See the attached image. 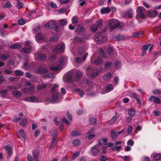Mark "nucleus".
I'll return each mask as SVG.
<instances>
[{
  "label": "nucleus",
  "mask_w": 161,
  "mask_h": 161,
  "mask_svg": "<svg viewBox=\"0 0 161 161\" xmlns=\"http://www.w3.org/2000/svg\"><path fill=\"white\" fill-rule=\"evenodd\" d=\"M108 23L109 27L110 28L111 31H113L117 27L121 26V23L115 19L109 20L108 21Z\"/></svg>",
  "instance_id": "obj_1"
},
{
  "label": "nucleus",
  "mask_w": 161,
  "mask_h": 161,
  "mask_svg": "<svg viewBox=\"0 0 161 161\" xmlns=\"http://www.w3.org/2000/svg\"><path fill=\"white\" fill-rule=\"evenodd\" d=\"M108 23L109 27L110 28L111 31H113L117 27L121 26V23L115 19L109 20L108 21Z\"/></svg>",
  "instance_id": "obj_2"
},
{
  "label": "nucleus",
  "mask_w": 161,
  "mask_h": 161,
  "mask_svg": "<svg viewBox=\"0 0 161 161\" xmlns=\"http://www.w3.org/2000/svg\"><path fill=\"white\" fill-rule=\"evenodd\" d=\"M108 23L109 27L110 28L111 31H113L117 27L121 26V23L115 19L109 20L108 21Z\"/></svg>",
  "instance_id": "obj_3"
},
{
  "label": "nucleus",
  "mask_w": 161,
  "mask_h": 161,
  "mask_svg": "<svg viewBox=\"0 0 161 161\" xmlns=\"http://www.w3.org/2000/svg\"><path fill=\"white\" fill-rule=\"evenodd\" d=\"M108 23L109 27L110 28L111 31H113L117 27L121 26V23L115 19L109 20L108 21Z\"/></svg>",
  "instance_id": "obj_4"
},
{
  "label": "nucleus",
  "mask_w": 161,
  "mask_h": 161,
  "mask_svg": "<svg viewBox=\"0 0 161 161\" xmlns=\"http://www.w3.org/2000/svg\"><path fill=\"white\" fill-rule=\"evenodd\" d=\"M86 72L89 77L93 78L98 75L100 73V71L98 70H93L92 69L89 67L87 69Z\"/></svg>",
  "instance_id": "obj_5"
},
{
  "label": "nucleus",
  "mask_w": 161,
  "mask_h": 161,
  "mask_svg": "<svg viewBox=\"0 0 161 161\" xmlns=\"http://www.w3.org/2000/svg\"><path fill=\"white\" fill-rule=\"evenodd\" d=\"M90 150L92 155L95 156H97L100 152L99 146L97 144L92 147Z\"/></svg>",
  "instance_id": "obj_6"
},
{
  "label": "nucleus",
  "mask_w": 161,
  "mask_h": 161,
  "mask_svg": "<svg viewBox=\"0 0 161 161\" xmlns=\"http://www.w3.org/2000/svg\"><path fill=\"white\" fill-rule=\"evenodd\" d=\"M65 49L64 44L57 46L53 50V52L55 53L64 52Z\"/></svg>",
  "instance_id": "obj_7"
},
{
  "label": "nucleus",
  "mask_w": 161,
  "mask_h": 161,
  "mask_svg": "<svg viewBox=\"0 0 161 161\" xmlns=\"http://www.w3.org/2000/svg\"><path fill=\"white\" fill-rule=\"evenodd\" d=\"M145 10V8L142 6H139L137 8L136 12L139 17L143 19L145 18V15L143 13V11Z\"/></svg>",
  "instance_id": "obj_8"
},
{
  "label": "nucleus",
  "mask_w": 161,
  "mask_h": 161,
  "mask_svg": "<svg viewBox=\"0 0 161 161\" xmlns=\"http://www.w3.org/2000/svg\"><path fill=\"white\" fill-rule=\"evenodd\" d=\"M102 33L100 32L96 34L95 35V41H101L103 42H105L107 40V38L105 36L102 37Z\"/></svg>",
  "instance_id": "obj_9"
},
{
  "label": "nucleus",
  "mask_w": 161,
  "mask_h": 161,
  "mask_svg": "<svg viewBox=\"0 0 161 161\" xmlns=\"http://www.w3.org/2000/svg\"><path fill=\"white\" fill-rule=\"evenodd\" d=\"M48 71L47 69L42 67L38 68L36 70V72L40 74H43L47 73Z\"/></svg>",
  "instance_id": "obj_10"
},
{
  "label": "nucleus",
  "mask_w": 161,
  "mask_h": 161,
  "mask_svg": "<svg viewBox=\"0 0 161 161\" xmlns=\"http://www.w3.org/2000/svg\"><path fill=\"white\" fill-rule=\"evenodd\" d=\"M25 100L32 103L38 102V99L34 96L27 97L25 99Z\"/></svg>",
  "instance_id": "obj_11"
},
{
  "label": "nucleus",
  "mask_w": 161,
  "mask_h": 161,
  "mask_svg": "<svg viewBox=\"0 0 161 161\" xmlns=\"http://www.w3.org/2000/svg\"><path fill=\"white\" fill-rule=\"evenodd\" d=\"M149 100L150 101L153 102L157 104L160 103H161L160 99L154 96H151Z\"/></svg>",
  "instance_id": "obj_12"
},
{
  "label": "nucleus",
  "mask_w": 161,
  "mask_h": 161,
  "mask_svg": "<svg viewBox=\"0 0 161 161\" xmlns=\"http://www.w3.org/2000/svg\"><path fill=\"white\" fill-rule=\"evenodd\" d=\"M57 138V136H54L53 137V140L51 142V145L49 147V149H52L53 147H54L57 144V142L56 141V139Z\"/></svg>",
  "instance_id": "obj_13"
},
{
  "label": "nucleus",
  "mask_w": 161,
  "mask_h": 161,
  "mask_svg": "<svg viewBox=\"0 0 161 161\" xmlns=\"http://www.w3.org/2000/svg\"><path fill=\"white\" fill-rule=\"evenodd\" d=\"M4 148L7 153V156L8 157H10L12 154L11 147L9 146H6L4 147Z\"/></svg>",
  "instance_id": "obj_14"
},
{
  "label": "nucleus",
  "mask_w": 161,
  "mask_h": 161,
  "mask_svg": "<svg viewBox=\"0 0 161 161\" xmlns=\"http://www.w3.org/2000/svg\"><path fill=\"white\" fill-rule=\"evenodd\" d=\"M143 32L142 31H138L137 32H133L132 33V37L136 38L140 37L143 35Z\"/></svg>",
  "instance_id": "obj_15"
},
{
  "label": "nucleus",
  "mask_w": 161,
  "mask_h": 161,
  "mask_svg": "<svg viewBox=\"0 0 161 161\" xmlns=\"http://www.w3.org/2000/svg\"><path fill=\"white\" fill-rule=\"evenodd\" d=\"M157 12L156 10H153L150 11L148 12V16L150 17H154L157 14Z\"/></svg>",
  "instance_id": "obj_16"
},
{
  "label": "nucleus",
  "mask_w": 161,
  "mask_h": 161,
  "mask_svg": "<svg viewBox=\"0 0 161 161\" xmlns=\"http://www.w3.org/2000/svg\"><path fill=\"white\" fill-rule=\"evenodd\" d=\"M94 131V129L92 128L87 133V134L88 135V138L90 140L93 138L95 136V135L93 134H91Z\"/></svg>",
  "instance_id": "obj_17"
},
{
  "label": "nucleus",
  "mask_w": 161,
  "mask_h": 161,
  "mask_svg": "<svg viewBox=\"0 0 161 161\" xmlns=\"http://www.w3.org/2000/svg\"><path fill=\"white\" fill-rule=\"evenodd\" d=\"M111 9L109 7L103 8L101 9L100 12L102 14H104L109 13Z\"/></svg>",
  "instance_id": "obj_18"
},
{
  "label": "nucleus",
  "mask_w": 161,
  "mask_h": 161,
  "mask_svg": "<svg viewBox=\"0 0 161 161\" xmlns=\"http://www.w3.org/2000/svg\"><path fill=\"white\" fill-rule=\"evenodd\" d=\"M35 37L37 42H40V41L43 39L44 35L42 34H38Z\"/></svg>",
  "instance_id": "obj_19"
},
{
  "label": "nucleus",
  "mask_w": 161,
  "mask_h": 161,
  "mask_svg": "<svg viewBox=\"0 0 161 161\" xmlns=\"http://www.w3.org/2000/svg\"><path fill=\"white\" fill-rule=\"evenodd\" d=\"M81 134V132L80 131L75 130H73L71 135L72 136L77 137L80 135Z\"/></svg>",
  "instance_id": "obj_20"
},
{
  "label": "nucleus",
  "mask_w": 161,
  "mask_h": 161,
  "mask_svg": "<svg viewBox=\"0 0 161 161\" xmlns=\"http://www.w3.org/2000/svg\"><path fill=\"white\" fill-rule=\"evenodd\" d=\"M59 94L60 93L59 92H56L53 94L52 99V101L53 103L57 101Z\"/></svg>",
  "instance_id": "obj_21"
},
{
  "label": "nucleus",
  "mask_w": 161,
  "mask_h": 161,
  "mask_svg": "<svg viewBox=\"0 0 161 161\" xmlns=\"http://www.w3.org/2000/svg\"><path fill=\"white\" fill-rule=\"evenodd\" d=\"M12 94L17 97H19L22 95V93L20 91H13L12 92Z\"/></svg>",
  "instance_id": "obj_22"
},
{
  "label": "nucleus",
  "mask_w": 161,
  "mask_h": 161,
  "mask_svg": "<svg viewBox=\"0 0 161 161\" xmlns=\"http://www.w3.org/2000/svg\"><path fill=\"white\" fill-rule=\"evenodd\" d=\"M72 73L71 72L67 73L65 75V77L69 81L72 80Z\"/></svg>",
  "instance_id": "obj_23"
},
{
  "label": "nucleus",
  "mask_w": 161,
  "mask_h": 161,
  "mask_svg": "<svg viewBox=\"0 0 161 161\" xmlns=\"http://www.w3.org/2000/svg\"><path fill=\"white\" fill-rule=\"evenodd\" d=\"M21 47L20 44L18 43H16L14 44L11 45L9 46V47L13 49L19 48Z\"/></svg>",
  "instance_id": "obj_24"
},
{
  "label": "nucleus",
  "mask_w": 161,
  "mask_h": 161,
  "mask_svg": "<svg viewBox=\"0 0 161 161\" xmlns=\"http://www.w3.org/2000/svg\"><path fill=\"white\" fill-rule=\"evenodd\" d=\"M110 135L113 139H115L117 136V134H116V131L114 129H112L111 130Z\"/></svg>",
  "instance_id": "obj_25"
},
{
  "label": "nucleus",
  "mask_w": 161,
  "mask_h": 161,
  "mask_svg": "<svg viewBox=\"0 0 161 161\" xmlns=\"http://www.w3.org/2000/svg\"><path fill=\"white\" fill-rule=\"evenodd\" d=\"M82 74L80 71L77 70L76 72V75L75 77V80L78 81L80 78L82 76Z\"/></svg>",
  "instance_id": "obj_26"
},
{
  "label": "nucleus",
  "mask_w": 161,
  "mask_h": 161,
  "mask_svg": "<svg viewBox=\"0 0 161 161\" xmlns=\"http://www.w3.org/2000/svg\"><path fill=\"white\" fill-rule=\"evenodd\" d=\"M114 89L113 86L110 84H108L107 85L106 87L105 91L106 92H108Z\"/></svg>",
  "instance_id": "obj_27"
},
{
  "label": "nucleus",
  "mask_w": 161,
  "mask_h": 161,
  "mask_svg": "<svg viewBox=\"0 0 161 161\" xmlns=\"http://www.w3.org/2000/svg\"><path fill=\"white\" fill-rule=\"evenodd\" d=\"M103 62V60L102 58L100 57H99L95 60L94 63L96 65H99L101 64Z\"/></svg>",
  "instance_id": "obj_28"
},
{
  "label": "nucleus",
  "mask_w": 161,
  "mask_h": 161,
  "mask_svg": "<svg viewBox=\"0 0 161 161\" xmlns=\"http://www.w3.org/2000/svg\"><path fill=\"white\" fill-rule=\"evenodd\" d=\"M39 153L37 151H35L33 153V157L35 161H37Z\"/></svg>",
  "instance_id": "obj_29"
},
{
  "label": "nucleus",
  "mask_w": 161,
  "mask_h": 161,
  "mask_svg": "<svg viewBox=\"0 0 161 161\" xmlns=\"http://www.w3.org/2000/svg\"><path fill=\"white\" fill-rule=\"evenodd\" d=\"M75 91L76 92V93L80 95V97H82L84 96V93L82 90L78 89L75 90Z\"/></svg>",
  "instance_id": "obj_30"
},
{
  "label": "nucleus",
  "mask_w": 161,
  "mask_h": 161,
  "mask_svg": "<svg viewBox=\"0 0 161 161\" xmlns=\"http://www.w3.org/2000/svg\"><path fill=\"white\" fill-rule=\"evenodd\" d=\"M124 36L121 35H119L114 37V39L117 41L121 40L124 39Z\"/></svg>",
  "instance_id": "obj_31"
},
{
  "label": "nucleus",
  "mask_w": 161,
  "mask_h": 161,
  "mask_svg": "<svg viewBox=\"0 0 161 161\" xmlns=\"http://www.w3.org/2000/svg\"><path fill=\"white\" fill-rule=\"evenodd\" d=\"M31 49V47H24L22 48V51L24 53H28L30 52Z\"/></svg>",
  "instance_id": "obj_32"
},
{
  "label": "nucleus",
  "mask_w": 161,
  "mask_h": 161,
  "mask_svg": "<svg viewBox=\"0 0 161 161\" xmlns=\"http://www.w3.org/2000/svg\"><path fill=\"white\" fill-rule=\"evenodd\" d=\"M112 74L110 73H108V74H105L103 76L104 80H108L111 77Z\"/></svg>",
  "instance_id": "obj_33"
},
{
  "label": "nucleus",
  "mask_w": 161,
  "mask_h": 161,
  "mask_svg": "<svg viewBox=\"0 0 161 161\" xmlns=\"http://www.w3.org/2000/svg\"><path fill=\"white\" fill-rule=\"evenodd\" d=\"M15 73L17 75L22 76L24 75V72L19 70H15L14 71Z\"/></svg>",
  "instance_id": "obj_34"
},
{
  "label": "nucleus",
  "mask_w": 161,
  "mask_h": 161,
  "mask_svg": "<svg viewBox=\"0 0 161 161\" xmlns=\"http://www.w3.org/2000/svg\"><path fill=\"white\" fill-rule=\"evenodd\" d=\"M60 23V25L61 26H64L66 25L67 21V20L65 19H62L59 21Z\"/></svg>",
  "instance_id": "obj_35"
},
{
  "label": "nucleus",
  "mask_w": 161,
  "mask_h": 161,
  "mask_svg": "<svg viewBox=\"0 0 161 161\" xmlns=\"http://www.w3.org/2000/svg\"><path fill=\"white\" fill-rule=\"evenodd\" d=\"M72 143L75 146L79 145L80 143V141L78 139H76L73 141Z\"/></svg>",
  "instance_id": "obj_36"
},
{
  "label": "nucleus",
  "mask_w": 161,
  "mask_h": 161,
  "mask_svg": "<svg viewBox=\"0 0 161 161\" xmlns=\"http://www.w3.org/2000/svg\"><path fill=\"white\" fill-rule=\"evenodd\" d=\"M54 76V75L52 73H50L47 75H43L42 77L44 78H52Z\"/></svg>",
  "instance_id": "obj_37"
},
{
  "label": "nucleus",
  "mask_w": 161,
  "mask_h": 161,
  "mask_svg": "<svg viewBox=\"0 0 161 161\" xmlns=\"http://www.w3.org/2000/svg\"><path fill=\"white\" fill-rule=\"evenodd\" d=\"M72 23L74 25H75L77 23L78 21V18L76 16H74L72 18Z\"/></svg>",
  "instance_id": "obj_38"
},
{
  "label": "nucleus",
  "mask_w": 161,
  "mask_h": 161,
  "mask_svg": "<svg viewBox=\"0 0 161 161\" xmlns=\"http://www.w3.org/2000/svg\"><path fill=\"white\" fill-rule=\"evenodd\" d=\"M80 154L79 152H76L73 154L72 156L71 159L72 160H75Z\"/></svg>",
  "instance_id": "obj_39"
},
{
  "label": "nucleus",
  "mask_w": 161,
  "mask_h": 161,
  "mask_svg": "<svg viewBox=\"0 0 161 161\" xmlns=\"http://www.w3.org/2000/svg\"><path fill=\"white\" fill-rule=\"evenodd\" d=\"M128 113L130 116H132L135 114V111L134 109H130L129 110Z\"/></svg>",
  "instance_id": "obj_40"
},
{
  "label": "nucleus",
  "mask_w": 161,
  "mask_h": 161,
  "mask_svg": "<svg viewBox=\"0 0 161 161\" xmlns=\"http://www.w3.org/2000/svg\"><path fill=\"white\" fill-rule=\"evenodd\" d=\"M154 31L157 33H160L161 32V25L154 27Z\"/></svg>",
  "instance_id": "obj_41"
},
{
  "label": "nucleus",
  "mask_w": 161,
  "mask_h": 161,
  "mask_svg": "<svg viewBox=\"0 0 161 161\" xmlns=\"http://www.w3.org/2000/svg\"><path fill=\"white\" fill-rule=\"evenodd\" d=\"M86 83L87 85L91 88H92L95 85V84L93 83H92L91 81L88 80H86Z\"/></svg>",
  "instance_id": "obj_42"
},
{
  "label": "nucleus",
  "mask_w": 161,
  "mask_h": 161,
  "mask_svg": "<svg viewBox=\"0 0 161 161\" xmlns=\"http://www.w3.org/2000/svg\"><path fill=\"white\" fill-rule=\"evenodd\" d=\"M38 57L40 60H43L46 58V57L45 55L42 53H39L38 55Z\"/></svg>",
  "instance_id": "obj_43"
},
{
  "label": "nucleus",
  "mask_w": 161,
  "mask_h": 161,
  "mask_svg": "<svg viewBox=\"0 0 161 161\" xmlns=\"http://www.w3.org/2000/svg\"><path fill=\"white\" fill-rule=\"evenodd\" d=\"M66 59L64 57H61L59 60L58 62H59V64L60 65H62L65 61Z\"/></svg>",
  "instance_id": "obj_44"
},
{
  "label": "nucleus",
  "mask_w": 161,
  "mask_h": 161,
  "mask_svg": "<svg viewBox=\"0 0 161 161\" xmlns=\"http://www.w3.org/2000/svg\"><path fill=\"white\" fill-rule=\"evenodd\" d=\"M7 92L8 90L6 89L0 91V93L2 94L3 97H4L6 95Z\"/></svg>",
  "instance_id": "obj_45"
},
{
  "label": "nucleus",
  "mask_w": 161,
  "mask_h": 161,
  "mask_svg": "<svg viewBox=\"0 0 161 161\" xmlns=\"http://www.w3.org/2000/svg\"><path fill=\"white\" fill-rule=\"evenodd\" d=\"M99 159L101 161H107L108 159L107 157L102 155L100 156Z\"/></svg>",
  "instance_id": "obj_46"
},
{
  "label": "nucleus",
  "mask_w": 161,
  "mask_h": 161,
  "mask_svg": "<svg viewBox=\"0 0 161 161\" xmlns=\"http://www.w3.org/2000/svg\"><path fill=\"white\" fill-rule=\"evenodd\" d=\"M98 52L99 53H100V54H102L103 55L104 58H105L107 57L106 54L104 53L103 51L102 48H100L98 50Z\"/></svg>",
  "instance_id": "obj_47"
},
{
  "label": "nucleus",
  "mask_w": 161,
  "mask_h": 161,
  "mask_svg": "<svg viewBox=\"0 0 161 161\" xmlns=\"http://www.w3.org/2000/svg\"><path fill=\"white\" fill-rule=\"evenodd\" d=\"M19 134L20 136L24 138L26 137V135L23 130L21 129L19 131Z\"/></svg>",
  "instance_id": "obj_48"
},
{
  "label": "nucleus",
  "mask_w": 161,
  "mask_h": 161,
  "mask_svg": "<svg viewBox=\"0 0 161 161\" xmlns=\"http://www.w3.org/2000/svg\"><path fill=\"white\" fill-rule=\"evenodd\" d=\"M161 158V154L158 153L156 154L154 156V158L155 160H158Z\"/></svg>",
  "instance_id": "obj_49"
},
{
  "label": "nucleus",
  "mask_w": 161,
  "mask_h": 161,
  "mask_svg": "<svg viewBox=\"0 0 161 161\" xmlns=\"http://www.w3.org/2000/svg\"><path fill=\"white\" fill-rule=\"evenodd\" d=\"M118 118L116 116L113 117L110 120V124H113L117 119Z\"/></svg>",
  "instance_id": "obj_50"
},
{
  "label": "nucleus",
  "mask_w": 161,
  "mask_h": 161,
  "mask_svg": "<svg viewBox=\"0 0 161 161\" xmlns=\"http://www.w3.org/2000/svg\"><path fill=\"white\" fill-rule=\"evenodd\" d=\"M26 119L24 118L21 121V122L20 123V125L21 126L25 125L26 123Z\"/></svg>",
  "instance_id": "obj_51"
},
{
  "label": "nucleus",
  "mask_w": 161,
  "mask_h": 161,
  "mask_svg": "<svg viewBox=\"0 0 161 161\" xmlns=\"http://www.w3.org/2000/svg\"><path fill=\"white\" fill-rule=\"evenodd\" d=\"M25 20L22 19H19L18 21V23L20 25H23L25 23Z\"/></svg>",
  "instance_id": "obj_52"
},
{
  "label": "nucleus",
  "mask_w": 161,
  "mask_h": 161,
  "mask_svg": "<svg viewBox=\"0 0 161 161\" xmlns=\"http://www.w3.org/2000/svg\"><path fill=\"white\" fill-rule=\"evenodd\" d=\"M50 68V69L52 71H57L59 69V67L57 66L53 67L51 66Z\"/></svg>",
  "instance_id": "obj_53"
},
{
  "label": "nucleus",
  "mask_w": 161,
  "mask_h": 161,
  "mask_svg": "<svg viewBox=\"0 0 161 161\" xmlns=\"http://www.w3.org/2000/svg\"><path fill=\"white\" fill-rule=\"evenodd\" d=\"M8 58H9V56L8 55L5 56L4 54H3L1 57V60L3 61L6 60Z\"/></svg>",
  "instance_id": "obj_54"
},
{
  "label": "nucleus",
  "mask_w": 161,
  "mask_h": 161,
  "mask_svg": "<svg viewBox=\"0 0 161 161\" xmlns=\"http://www.w3.org/2000/svg\"><path fill=\"white\" fill-rule=\"evenodd\" d=\"M28 63L27 61H26L24 64V68L26 70H28L30 68L28 66Z\"/></svg>",
  "instance_id": "obj_55"
},
{
  "label": "nucleus",
  "mask_w": 161,
  "mask_h": 161,
  "mask_svg": "<svg viewBox=\"0 0 161 161\" xmlns=\"http://www.w3.org/2000/svg\"><path fill=\"white\" fill-rule=\"evenodd\" d=\"M83 61L82 58L80 57H77L75 59V62L76 63H81Z\"/></svg>",
  "instance_id": "obj_56"
},
{
  "label": "nucleus",
  "mask_w": 161,
  "mask_h": 161,
  "mask_svg": "<svg viewBox=\"0 0 161 161\" xmlns=\"http://www.w3.org/2000/svg\"><path fill=\"white\" fill-rule=\"evenodd\" d=\"M27 159L29 161H33L35 160L32 156L29 154H28L27 156Z\"/></svg>",
  "instance_id": "obj_57"
},
{
  "label": "nucleus",
  "mask_w": 161,
  "mask_h": 161,
  "mask_svg": "<svg viewBox=\"0 0 161 161\" xmlns=\"http://www.w3.org/2000/svg\"><path fill=\"white\" fill-rule=\"evenodd\" d=\"M153 93L155 95L159 94L161 93V90L160 89L155 90L153 91Z\"/></svg>",
  "instance_id": "obj_58"
},
{
  "label": "nucleus",
  "mask_w": 161,
  "mask_h": 161,
  "mask_svg": "<svg viewBox=\"0 0 161 161\" xmlns=\"http://www.w3.org/2000/svg\"><path fill=\"white\" fill-rule=\"evenodd\" d=\"M16 6L18 8H21L23 6V4L22 3H21L20 2H19L17 3Z\"/></svg>",
  "instance_id": "obj_59"
},
{
  "label": "nucleus",
  "mask_w": 161,
  "mask_h": 161,
  "mask_svg": "<svg viewBox=\"0 0 161 161\" xmlns=\"http://www.w3.org/2000/svg\"><path fill=\"white\" fill-rule=\"evenodd\" d=\"M57 131L56 129H54L53 130H52L51 131V133L53 136V137L54 136H57Z\"/></svg>",
  "instance_id": "obj_60"
},
{
  "label": "nucleus",
  "mask_w": 161,
  "mask_h": 161,
  "mask_svg": "<svg viewBox=\"0 0 161 161\" xmlns=\"http://www.w3.org/2000/svg\"><path fill=\"white\" fill-rule=\"evenodd\" d=\"M62 121L63 122H64L68 126H69L70 125V122L68 121L67 120H66L65 119V117H64L62 119Z\"/></svg>",
  "instance_id": "obj_61"
},
{
  "label": "nucleus",
  "mask_w": 161,
  "mask_h": 161,
  "mask_svg": "<svg viewBox=\"0 0 161 161\" xmlns=\"http://www.w3.org/2000/svg\"><path fill=\"white\" fill-rule=\"evenodd\" d=\"M127 15L130 17L131 18L133 16V13L132 10L131 9L129 10L127 13Z\"/></svg>",
  "instance_id": "obj_62"
},
{
  "label": "nucleus",
  "mask_w": 161,
  "mask_h": 161,
  "mask_svg": "<svg viewBox=\"0 0 161 161\" xmlns=\"http://www.w3.org/2000/svg\"><path fill=\"white\" fill-rule=\"evenodd\" d=\"M90 124H95L96 123V120L93 118H91L90 120Z\"/></svg>",
  "instance_id": "obj_63"
},
{
  "label": "nucleus",
  "mask_w": 161,
  "mask_h": 161,
  "mask_svg": "<svg viewBox=\"0 0 161 161\" xmlns=\"http://www.w3.org/2000/svg\"><path fill=\"white\" fill-rule=\"evenodd\" d=\"M34 30L36 33H38L40 31V26L39 25L37 26L34 29Z\"/></svg>",
  "instance_id": "obj_64"
}]
</instances>
